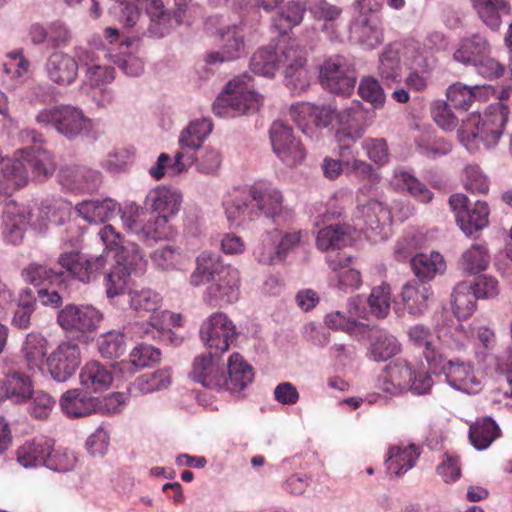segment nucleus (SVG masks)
Instances as JSON below:
<instances>
[{
	"label": "nucleus",
	"instance_id": "obj_1",
	"mask_svg": "<svg viewBox=\"0 0 512 512\" xmlns=\"http://www.w3.org/2000/svg\"><path fill=\"white\" fill-rule=\"evenodd\" d=\"M23 145L20 158L3 161L0 169V203H5L12 194L29 182V168L35 178L46 179L56 170L52 154L43 148V135L33 128H25L18 134Z\"/></svg>",
	"mask_w": 512,
	"mask_h": 512
},
{
	"label": "nucleus",
	"instance_id": "obj_2",
	"mask_svg": "<svg viewBox=\"0 0 512 512\" xmlns=\"http://www.w3.org/2000/svg\"><path fill=\"white\" fill-rule=\"evenodd\" d=\"M225 213L230 222H253L261 216L267 218L291 217V210L283 206L280 190L267 182H257L248 189L246 198H235L225 204Z\"/></svg>",
	"mask_w": 512,
	"mask_h": 512
},
{
	"label": "nucleus",
	"instance_id": "obj_3",
	"mask_svg": "<svg viewBox=\"0 0 512 512\" xmlns=\"http://www.w3.org/2000/svg\"><path fill=\"white\" fill-rule=\"evenodd\" d=\"M509 118L507 104H491L483 114H471L463 120L458 130V138L465 148L476 151L482 145L491 149L499 143Z\"/></svg>",
	"mask_w": 512,
	"mask_h": 512
},
{
	"label": "nucleus",
	"instance_id": "obj_4",
	"mask_svg": "<svg viewBox=\"0 0 512 512\" xmlns=\"http://www.w3.org/2000/svg\"><path fill=\"white\" fill-rule=\"evenodd\" d=\"M247 80V75L235 77L213 103L212 109L216 116L234 118L246 113H254L259 109L262 96L255 93Z\"/></svg>",
	"mask_w": 512,
	"mask_h": 512
},
{
	"label": "nucleus",
	"instance_id": "obj_5",
	"mask_svg": "<svg viewBox=\"0 0 512 512\" xmlns=\"http://www.w3.org/2000/svg\"><path fill=\"white\" fill-rule=\"evenodd\" d=\"M35 122L41 127L52 126L68 140L77 138L90 126L89 118L80 108L63 104L40 110L35 116Z\"/></svg>",
	"mask_w": 512,
	"mask_h": 512
},
{
	"label": "nucleus",
	"instance_id": "obj_6",
	"mask_svg": "<svg viewBox=\"0 0 512 512\" xmlns=\"http://www.w3.org/2000/svg\"><path fill=\"white\" fill-rule=\"evenodd\" d=\"M191 0H151L146 7L149 17L147 29L137 31L150 37L161 38L171 33L183 22L187 5Z\"/></svg>",
	"mask_w": 512,
	"mask_h": 512
},
{
	"label": "nucleus",
	"instance_id": "obj_7",
	"mask_svg": "<svg viewBox=\"0 0 512 512\" xmlns=\"http://www.w3.org/2000/svg\"><path fill=\"white\" fill-rule=\"evenodd\" d=\"M119 304H127L140 317L149 315L148 325L154 330L150 331L148 328L143 329L141 326L135 325L138 330H143L141 337L149 338L151 335L154 338L155 333L160 334L164 329L162 318L166 316L167 312L160 310L162 297L157 292L149 288L130 289L122 296Z\"/></svg>",
	"mask_w": 512,
	"mask_h": 512
},
{
	"label": "nucleus",
	"instance_id": "obj_8",
	"mask_svg": "<svg viewBox=\"0 0 512 512\" xmlns=\"http://www.w3.org/2000/svg\"><path fill=\"white\" fill-rule=\"evenodd\" d=\"M428 366L434 374L444 375L447 384L455 390L476 394L482 389L474 367L468 362L459 359L447 360L442 354L437 358L428 357Z\"/></svg>",
	"mask_w": 512,
	"mask_h": 512
},
{
	"label": "nucleus",
	"instance_id": "obj_9",
	"mask_svg": "<svg viewBox=\"0 0 512 512\" xmlns=\"http://www.w3.org/2000/svg\"><path fill=\"white\" fill-rule=\"evenodd\" d=\"M200 338L215 355L227 351L236 340L237 331L233 322L222 312H215L203 321L200 327Z\"/></svg>",
	"mask_w": 512,
	"mask_h": 512
},
{
	"label": "nucleus",
	"instance_id": "obj_10",
	"mask_svg": "<svg viewBox=\"0 0 512 512\" xmlns=\"http://www.w3.org/2000/svg\"><path fill=\"white\" fill-rule=\"evenodd\" d=\"M322 86L331 93L348 95L354 89L356 73L342 56L326 60L320 70Z\"/></svg>",
	"mask_w": 512,
	"mask_h": 512
},
{
	"label": "nucleus",
	"instance_id": "obj_11",
	"mask_svg": "<svg viewBox=\"0 0 512 512\" xmlns=\"http://www.w3.org/2000/svg\"><path fill=\"white\" fill-rule=\"evenodd\" d=\"M306 61V51L295 44L286 46L279 56V67H284L286 86L293 93H300L310 85Z\"/></svg>",
	"mask_w": 512,
	"mask_h": 512
},
{
	"label": "nucleus",
	"instance_id": "obj_12",
	"mask_svg": "<svg viewBox=\"0 0 512 512\" xmlns=\"http://www.w3.org/2000/svg\"><path fill=\"white\" fill-rule=\"evenodd\" d=\"M270 140L277 157L287 166L300 164L305 158L301 142L293 135L292 128L282 121H275L270 127Z\"/></svg>",
	"mask_w": 512,
	"mask_h": 512
},
{
	"label": "nucleus",
	"instance_id": "obj_13",
	"mask_svg": "<svg viewBox=\"0 0 512 512\" xmlns=\"http://www.w3.org/2000/svg\"><path fill=\"white\" fill-rule=\"evenodd\" d=\"M101 313L89 305L68 304L58 312V324L69 333H87L97 329Z\"/></svg>",
	"mask_w": 512,
	"mask_h": 512
},
{
	"label": "nucleus",
	"instance_id": "obj_14",
	"mask_svg": "<svg viewBox=\"0 0 512 512\" xmlns=\"http://www.w3.org/2000/svg\"><path fill=\"white\" fill-rule=\"evenodd\" d=\"M207 283L203 299L213 307L233 303L239 297L240 274L236 268L223 270L219 277Z\"/></svg>",
	"mask_w": 512,
	"mask_h": 512
},
{
	"label": "nucleus",
	"instance_id": "obj_15",
	"mask_svg": "<svg viewBox=\"0 0 512 512\" xmlns=\"http://www.w3.org/2000/svg\"><path fill=\"white\" fill-rule=\"evenodd\" d=\"M49 372L58 382L72 377L81 363L79 346L72 342L61 343L47 359Z\"/></svg>",
	"mask_w": 512,
	"mask_h": 512
},
{
	"label": "nucleus",
	"instance_id": "obj_16",
	"mask_svg": "<svg viewBox=\"0 0 512 512\" xmlns=\"http://www.w3.org/2000/svg\"><path fill=\"white\" fill-rule=\"evenodd\" d=\"M3 209V236L4 239L13 244L19 245L23 238L31 218V210L24 204H19L15 200H8Z\"/></svg>",
	"mask_w": 512,
	"mask_h": 512
},
{
	"label": "nucleus",
	"instance_id": "obj_17",
	"mask_svg": "<svg viewBox=\"0 0 512 512\" xmlns=\"http://www.w3.org/2000/svg\"><path fill=\"white\" fill-rule=\"evenodd\" d=\"M58 179L64 188L74 192H94L102 182L99 171L79 165L61 167Z\"/></svg>",
	"mask_w": 512,
	"mask_h": 512
},
{
	"label": "nucleus",
	"instance_id": "obj_18",
	"mask_svg": "<svg viewBox=\"0 0 512 512\" xmlns=\"http://www.w3.org/2000/svg\"><path fill=\"white\" fill-rule=\"evenodd\" d=\"M254 378L253 368L243 356L237 352L232 353L227 362V373H221L217 389H225L232 394L243 391Z\"/></svg>",
	"mask_w": 512,
	"mask_h": 512
},
{
	"label": "nucleus",
	"instance_id": "obj_19",
	"mask_svg": "<svg viewBox=\"0 0 512 512\" xmlns=\"http://www.w3.org/2000/svg\"><path fill=\"white\" fill-rule=\"evenodd\" d=\"M59 265L70 275L83 283H88L106 264L104 255L86 257L77 251L64 252L58 258Z\"/></svg>",
	"mask_w": 512,
	"mask_h": 512
},
{
	"label": "nucleus",
	"instance_id": "obj_20",
	"mask_svg": "<svg viewBox=\"0 0 512 512\" xmlns=\"http://www.w3.org/2000/svg\"><path fill=\"white\" fill-rule=\"evenodd\" d=\"M44 70L51 82L59 86H68L77 78L78 62L73 56L57 51L49 55Z\"/></svg>",
	"mask_w": 512,
	"mask_h": 512
},
{
	"label": "nucleus",
	"instance_id": "obj_21",
	"mask_svg": "<svg viewBox=\"0 0 512 512\" xmlns=\"http://www.w3.org/2000/svg\"><path fill=\"white\" fill-rule=\"evenodd\" d=\"M53 446L54 441L45 437L27 440L16 451L17 461L24 468L46 467Z\"/></svg>",
	"mask_w": 512,
	"mask_h": 512
},
{
	"label": "nucleus",
	"instance_id": "obj_22",
	"mask_svg": "<svg viewBox=\"0 0 512 512\" xmlns=\"http://www.w3.org/2000/svg\"><path fill=\"white\" fill-rule=\"evenodd\" d=\"M182 196L176 189L166 186L156 187L148 192L144 204L158 215L173 216L180 210Z\"/></svg>",
	"mask_w": 512,
	"mask_h": 512
},
{
	"label": "nucleus",
	"instance_id": "obj_23",
	"mask_svg": "<svg viewBox=\"0 0 512 512\" xmlns=\"http://www.w3.org/2000/svg\"><path fill=\"white\" fill-rule=\"evenodd\" d=\"M78 215L89 223H104L121 212V206L115 200H85L75 207Z\"/></svg>",
	"mask_w": 512,
	"mask_h": 512
},
{
	"label": "nucleus",
	"instance_id": "obj_24",
	"mask_svg": "<svg viewBox=\"0 0 512 512\" xmlns=\"http://www.w3.org/2000/svg\"><path fill=\"white\" fill-rule=\"evenodd\" d=\"M235 269L230 265H224L219 254L211 251H203L196 258V268L190 276V284L199 287L205 282H209L222 274L223 270Z\"/></svg>",
	"mask_w": 512,
	"mask_h": 512
},
{
	"label": "nucleus",
	"instance_id": "obj_25",
	"mask_svg": "<svg viewBox=\"0 0 512 512\" xmlns=\"http://www.w3.org/2000/svg\"><path fill=\"white\" fill-rule=\"evenodd\" d=\"M242 29L233 27L222 34L223 44L219 51L207 54L206 61L209 64L223 63L239 58L245 48Z\"/></svg>",
	"mask_w": 512,
	"mask_h": 512
},
{
	"label": "nucleus",
	"instance_id": "obj_26",
	"mask_svg": "<svg viewBox=\"0 0 512 512\" xmlns=\"http://www.w3.org/2000/svg\"><path fill=\"white\" fill-rule=\"evenodd\" d=\"M60 407L68 417H84L96 413V397H91L80 389H71L61 396Z\"/></svg>",
	"mask_w": 512,
	"mask_h": 512
},
{
	"label": "nucleus",
	"instance_id": "obj_27",
	"mask_svg": "<svg viewBox=\"0 0 512 512\" xmlns=\"http://www.w3.org/2000/svg\"><path fill=\"white\" fill-rule=\"evenodd\" d=\"M218 357L214 350H209L208 354H202L195 358L191 377L194 381L209 389L219 387L218 378Z\"/></svg>",
	"mask_w": 512,
	"mask_h": 512
},
{
	"label": "nucleus",
	"instance_id": "obj_28",
	"mask_svg": "<svg viewBox=\"0 0 512 512\" xmlns=\"http://www.w3.org/2000/svg\"><path fill=\"white\" fill-rule=\"evenodd\" d=\"M491 47L488 40L481 34L476 33L461 41L459 48L455 51L453 57L456 61L464 65H475L483 57L490 54Z\"/></svg>",
	"mask_w": 512,
	"mask_h": 512
},
{
	"label": "nucleus",
	"instance_id": "obj_29",
	"mask_svg": "<svg viewBox=\"0 0 512 512\" xmlns=\"http://www.w3.org/2000/svg\"><path fill=\"white\" fill-rule=\"evenodd\" d=\"M80 382L87 390L103 391L113 382L112 369L98 361H90L80 372Z\"/></svg>",
	"mask_w": 512,
	"mask_h": 512
},
{
	"label": "nucleus",
	"instance_id": "obj_30",
	"mask_svg": "<svg viewBox=\"0 0 512 512\" xmlns=\"http://www.w3.org/2000/svg\"><path fill=\"white\" fill-rule=\"evenodd\" d=\"M410 262L415 276L421 281L420 283L433 279L446 269L443 256L436 251L418 253L411 258Z\"/></svg>",
	"mask_w": 512,
	"mask_h": 512
},
{
	"label": "nucleus",
	"instance_id": "obj_31",
	"mask_svg": "<svg viewBox=\"0 0 512 512\" xmlns=\"http://www.w3.org/2000/svg\"><path fill=\"white\" fill-rule=\"evenodd\" d=\"M420 455V449L414 444L392 446L386 459L387 470L390 474L401 476L410 470Z\"/></svg>",
	"mask_w": 512,
	"mask_h": 512
},
{
	"label": "nucleus",
	"instance_id": "obj_32",
	"mask_svg": "<svg viewBox=\"0 0 512 512\" xmlns=\"http://www.w3.org/2000/svg\"><path fill=\"white\" fill-rule=\"evenodd\" d=\"M474 9L483 23L492 30L502 24V15H509L511 6L507 0H471Z\"/></svg>",
	"mask_w": 512,
	"mask_h": 512
},
{
	"label": "nucleus",
	"instance_id": "obj_33",
	"mask_svg": "<svg viewBox=\"0 0 512 512\" xmlns=\"http://www.w3.org/2000/svg\"><path fill=\"white\" fill-rule=\"evenodd\" d=\"M65 273L38 262H31L21 270V278L27 284L41 288L64 281Z\"/></svg>",
	"mask_w": 512,
	"mask_h": 512
},
{
	"label": "nucleus",
	"instance_id": "obj_34",
	"mask_svg": "<svg viewBox=\"0 0 512 512\" xmlns=\"http://www.w3.org/2000/svg\"><path fill=\"white\" fill-rule=\"evenodd\" d=\"M430 286L419 282H408L402 289V301L410 314H422L428 307L432 296Z\"/></svg>",
	"mask_w": 512,
	"mask_h": 512
},
{
	"label": "nucleus",
	"instance_id": "obj_35",
	"mask_svg": "<svg viewBox=\"0 0 512 512\" xmlns=\"http://www.w3.org/2000/svg\"><path fill=\"white\" fill-rule=\"evenodd\" d=\"M350 36L366 49H374L383 42V29L377 21L363 19L350 28Z\"/></svg>",
	"mask_w": 512,
	"mask_h": 512
},
{
	"label": "nucleus",
	"instance_id": "obj_36",
	"mask_svg": "<svg viewBox=\"0 0 512 512\" xmlns=\"http://www.w3.org/2000/svg\"><path fill=\"white\" fill-rule=\"evenodd\" d=\"M363 221V226L371 230H376L391 224L392 216L390 210L378 200H369L358 209V216Z\"/></svg>",
	"mask_w": 512,
	"mask_h": 512
},
{
	"label": "nucleus",
	"instance_id": "obj_37",
	"mask_svg": "<svg viewBox=\"0 0 512 512\" xmlns=\"http://www.w3.org/2000/svg\"><path fill=\"white\" fill-rule=\"evenodd\" d=\"M477 297L468 281L459 282L452 293V310L459 320L469 318L476 310Z\"/></svg>",
	"mask_w": 512,
	"mask_h": 512
},
{
	"label": "nucleus",
	"instance_id": "obj_38",
	"mask_svg": "<svg viewBox=\"0 0 512 512\" xmlns=\"http://www.w3.org/2000/svg\"><path fill=\"white\" fill-rule=\"evenodd\" d=\"M392 182L403 190H406L412 197L421 203L427 204L434 194L420 182L411 172L403 168L393 170Z\"/></svg>",
	"mask_w": 512,
	"mask_h": 512
},
{
	"label": "nucleus",
	"instance_id": "obj_39",
	"mask_svg": "<svg viewBox=\"0 0 512 512\" xmlns=\"http://www.w3.org/2000/svg\"><path fill=\"white\" fill-rule=\"evenodd\" d=\"M499 436L500 428L490 417L478 419L469 429V439L477 450H485Z\"/></svg>",
	"mask_w": 512,
	"mask_h": 512
},
{
	"label": "nucleus",
	"instance_id": "obj_40",
	"mask_svg": "<svg viewBox=\"0 0 512 512\" xmlns=\"http://www.w3.org/2000/svg\"><path fill=\"white\" fill-rule=\"evenodd\" d=\"M213 128L210 119H198L190 124L180 133L179 145L182 149L197 150L202 146L204 140L209 136Z\"/></svg>",
	"mask_w": 512,
	"mask_h": 512
},
{
	"label": "nucleus",
	"instance_id": "obj_41",
	"mask_svg": "<svg viewBox=\"0 0 512 512\" xmlns=\"http://www.w3.org/2000/svg\"><path fill=\"white\" fill-rule=\"evenodd\" d=\"M327 262L333 271H339L338 287L342 290L357 289L361 285V275L358 270L346 268L350 262V257L345 254L337 253L335 256H328Z\"/></svg>",
	"mask_w": 512,
	"mask_h": 512
},
{
	"label": "nucleus",
	"instance_id": "obj_42",
	"mask_svg": "<svg viewBox=\"0 0 512 512\" xmlns=\"http://www.w3.org/2000/svg\"><path fill=\"white\" fill-rule=\"evenodd\" d=\"M22 352L28 369L40 371L47 354V341L41 334L29 333Z\"/></svg>",
	"mask_w": 512,
	"mask_h": 512
},
{
	"label": "nucleus",
	"instance_id": "obj_43",
	"mask_svg": "<svg viewBox=\"0 0 512 512\" xmlns=\"http://www.w3.org/2000/svg\"><path fill=\"white\" fill-rule=\"evenodd\" d=\"M5 399H11L15 403L27 401L32 394V383L28 376L20 372L8 374L3 380Z\"/></svg>",
	"mask_w": 512,
	"mask_h": 512
},
{
	"label": "nucleus",
	"instance_id": "obj_44",
	"mask_svg": "<svg viewBox=\"0 0 512 512\" xmlns=\"http://www.w3.org/2000/svg\"><path fill=\"white\" fill-rule=\"evenodd\" d=\"M279 68V55L273 46L259 48L251 57L250 69L254 74L272 78Z\"/></svg>",
	"mask_w": 512,
	"mask_h": 512
},
{
	"label": "nucleus",
	"instance_id": "obj_45",
	"mask_svg": "<svg viewBox=\"0 0 512 512\" xmlns=\"http://www.w3.org/2000/svg\"><path fill=\"white\" fill-rule=\"evenodd\" d=\"M378 74L387 83H396L401 79L399 49L392 45L385 48L379 58Z\"/></svg>",
	"mask_w": 512,
	"mask_h": 512
},
{
	"label": "nucleus",
	"instance_id": "obj_46",
	"mask_svg": "<svg viewBox=\"0 0 512 512\" xmlns=\"http://www.w3.org/2000/svg\"><path fill=\"white\" fill-rule=\"evenodd\" d=\"M401 344L396 337L388 333H380L376 336L369 347V358L376 362H384L398 354Z\"/></svg>",
	"mask_w": 512,
	"mask_h": 512
},
{
	"label": "nucleus",
	"instance_id": "obj_47",
	"mask_svg": "<svg viewBox=\"0 0 512 512\" xmlns=\"http://www.w3.org/2000/svg\"><path fill=\"white\" fill-rule=\"evenodd\" d=\"M130 274L131 272L128 271L126 266L119 265L117 263L106 274V293L108 298L111 299L114 304H119V302L122 300V296L127 293L125 289Z\"/></svg>",
	"mask_w": 512,
	"mask_h": 512
},
{
	"label": "nucleus",
	"instance_id": "obj_48",
	"mask_svg": "<svg viewBox=\"0 0 512 512\" xmlns=\"http://www.w3.org/2000/svg\"><path fill=\"white\" fill-rule=\"evenodd\" d=\"M489 207L484 201L477 200L473 206L468 207L467 213L462 216L460 229L467 235L483 229L488 225Z\"/></svg>",
	"mask_w": 512,
	"mask_h": 512
},
{
	"label": "nucleus",
	"instance_id": "obj_49",
	"mask_svg": "<svg viewBox=\"0 0 512 512\" xmlns=\"http://www.w3.org/2000/svg\"><path fill=\"white\" fill-rule=\"evenodd\" d=\"M350 240L348 225H329L318 232L316 243L319 249L327 250L345 246Z\"/></svg>",
	"mask_w": 512,
	"mask_h": 512
},
{
	"label": "nucleus",
	"instance_id": "obj_50",
	"mask_svg": "<svg viewBox=\"0 0 512 512\" xmlns=\"http://www.w3.org/2000/svg\"><path fill=\"white\" fill-rule=\"evenodd\" d=\"M483 88L484 87L479 85L468 86L461 82H456L449 86L446 96L452 107L466 111L471 107L478 95V92Z\"/></svg>",
	"mask_w": 512,
	"mask_h": 512
},
{
	"label": "nucleus",
	"instance_id": "obj_51",
	"mask_svg": "<svg viewBox=\"0 0 512 512\" xmlns=\"http://www.w3.org/2000/svg\"><path fill=\"white\" fill-rule=\"evenodd\" d=\"M280 237V231L274 229L263 236L261 243L254 249L255 259L262 264H273L283 260L276 243Z\"/></svg>",
	"mask_w": 512,
	"mask_h": 512
},
{
	"label": "nucleus",
	"instance_id": "obj_52",
	"mask_svg": "<svg viewBox=\"0 0 512 512\" xmlns=\"http://www.w3.org/2000/svg\"><path fill=\"white\" fill-rule=\"evenodd\" d=\"M132 234L144 241L166 238L169 234L167 216L157 215L149 218L145 223L142 221Z\"/></svg>",
	"mask_w": 512,
	"mask_h": 512
},
{
	"label": "nucleus",
	"instance_id": "obj_53",
	"mask_svg": "<svg viewBox=\"0 0 512 512\" xmlns=\"http://www.w3.org/2000/svg\"><path fill=\"white\" fill-rule=\"evenodd\" d=\"M407 334L413 345L423 348V355L427 363L430 356L441 357L442 354L434 346V337L430 328L422 324H416L408 329Z\"/></svg>",
	"mask_w": 512,
	"mask_h": 512
},
{
	"label": "nucleus",
	"instance_id": "obj_54",
	"mask_svg": "<svg viewBox=\"0 0 512 512\" xmlns=\"http://www.w3.org/2000/svg\"><path fill=\"white\" fill-rule=\"evenodd\" d=\"M125 333L109 331L98 338V349L101 355L108 359H116L126 351Z\"/></svg>",
	"mask_w": 512,
	"mask_h": 512
},
{
	"label": "nucleus",
	"instance_id": "obj_55",
	"mask_svg": "<svg viewBox=\"0 0 512 512\" xmlns=\"http://www.w3.org/2000/svg\"><path fill=\"white\" fill-rule=\"evenodd\" d=\"M489 264L487 249L481 245H473L467 249L461 258L462 269L469 274L484 271Z\"/></svg>",
	"mask_w": 512,
	"mask_h": 512
},
{
	"label": "nucleus",
	"instance_id": "obj_56",
	"mask_svg": "<svg viewBox=\"0 0 512 512\" xmlns=\"http://www.w3.org/2000/svg\"><path fill=\"white\" fill-rule=\"evenodd\" d=\"M170 372L159 370L157 372L142 375L133 384V388L142 392L150 393L156 390L167 388L170 384Z\"/></svg>",
	"mask_w": 512,
	"mask_h": 512
},
{
	"label": "nucleus",
	"instance_id": "obj_57",
	"mask_svg": "<svg viewBox=\"0 0 512 512\" xmlns=\"http://www.w3.org/2000/svg\"><path fill=\"white\" fill-rule=\"evenodd\" d=\"M116 263L126 266L129 272L139 269L142 270L144 266L143 255L137 244L126 242L121 245L115 253Z\"/></svg>",
	"mask_w": 512,
	"mask_h": 512
},
{
	"label": "nucleus",
	"instance_id": "obj_58",
	"mask_svg": "<svg viewBox=\"0 0 512 512\" xmlns=\"http://www.w3.org/2000/svg\"><path fill=\"white\" fill-rule=\"evenodd\" d=\"M370 310L378 318H385L390 311L391 293L388 285H381L372 289L368 298Z\"/></svg>",
	"mask_w": 512,
	"mask_h": 512
},
{
	"label": "nucleus",
	"instance_id": "obj_59",
	"mask_svg": "<svg viewBox=\"0 0 512 512\" xmlns=\"http://www.w3.org/2000/svg\"><path fill=\"white\" fill-rule=\"evenodd\" d=\"M464 187L472 193L486 194L489 190L488 177L476 164L464 168Z\"/></svg>",
	"mask_w": 512,
	"mask_h": 512
},
{
	"label": "nucleus",
	"instance_id": "obj_60",
	"mask_svg": "<svg viewBox=\"0 0 512 512\" xmlns=\"http://www.w3.org/2000/svg\"><path fill=\"white\" fill-rule=\"evenodd\" d=\"M358 93L364 101L370 103L375 109L382 108L385 103L383 88L379 82L372 77L364 78L360 82Z\"/></svg>",
	"mask_w": 512,
	"mask_h": 512
},
{
	"label": "nucleus",
	"instance_id": "obj_61",
	"mask_svg": "<svg viewBox=\"0 0 512 512\" xmlns=\"http://www.w3.org/2000/svg\"><path fill=\"white\" fill-rule=\"evenodd\" d=\"M31 403L29 406L30 415L36 419H46L55 406V399L46 391H32L30 396Z\"/></svg>",
	"mask_w": 512,
	"mask_h": 512
},
{
	"label": "nucleus",
	"instance_id": "obj_62",
	"mask_svg": "<svg viewBox=\"0 0 512 512\" xmlns=\"http://www.w3.org/2000/svg\"><path fill=\"white\" fill-rule=\"evenodd\" d=\"M77 461L74 452L65 448L55 449L53 447L48 456L46 467L57 472H68L74 469Z\"/></svg>",
	"mask_w": 512,
	"mask_h": 512
},
{
	"label": "nucleus",
	"instance_id": "obj_63",
	"mask_svg": "<svg viewBox=\"0 0 512 512\" xmlns=\"http://www.w3.org/2000/svg\"><path fill=\"white\" fill-rule=\"evenodd\" d=\"M161 352L158 348L151 345L141 343L136 346L130 353L129 366H133L136 369L146 367L152 363L160 360Z\"/></svg>",
	"mask_w": 512,
	"mask_h": 512
},
{
	"label": "nucleus",
	"instance_id": "obj_64",
	"mask_svg": "<svg viewBox=\"0 0 512 512\" xmlns=\"http://www.w3.org/2000/svg\"><path fill=\"white\" fill-rule=\"evenodd\" d=\"M431 114L436 124L443 130L452 131L458 125V118L451 110V105L445 101H434Z\"/></svg>",
	"mask_w": 512,
	"mask_h": 512
}]
</instances>
